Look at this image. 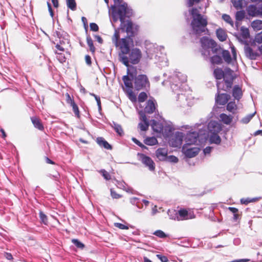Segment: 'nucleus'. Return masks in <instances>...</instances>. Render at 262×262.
<instances>
[{"mask_svg":"<svg viewBox=\"0 0 262 262\" xmlns=\"http://www.w3.org/2000/svg\"><path fill=\"white\" fill-rule=\"evenodd\" d=\"M112 41L115 46L120 50L119 58L122 55L127 54L130 50V45L134 44V40L132 38H129L126 36L125 37L120 38L119 29L115 30L114 33L112 37Z\"/></svg>","mask_w":262,"mask_h":262,"instance_id":"nucleus-1","label":"nucleus"},{"mask_svg":"<svg viewBox=\"0 0 262 262\" xmlns=\"http://www.w3.org/2000/svg\"><path fill=\"white\" fill-rule=\"evenodd\" d=\"M112 16L114 21L119 19L121 24L125 23V19L133 15V10L128 7L127 3L123 2L111 7Z\"/></svg>","mask_w":262,"mask_h":262,"instance_id":"nucleus-2","label":"nucleus"},{"mask_svg":"<svg viewBox=\"0 0 262 262\" xmlns=\"http://www.w3.org/2000/svg\"><path fill=\"white\" fill-rule=\"evenodd\" d=\"M127 54L122 55L120 58V61L126 67H129V63L133 64L139 63L142 57L141 51L137 48H133L129 50Z\"/></svg>","mask_w":262,"mask_h":262,"instance_id":"nucleus-3","label":"nucleus"},{"mask_svg":"<svg viewBox=\"0 0 262 262\" xmlns=\"http://www.w3.org/2000/svg\"><path fill=\"white\" fill-rule=\"evenodd\" d=\"M207 25V18L202 15H199L198 17H194L191 22L193 33L199 35L207 30L206 28Z\"/></svg>","mask_w":262,"mask_h":262,"instance_id":"nucleus-4","label":"nucleus"},{"mask_svg":"<svg viewBox=\"0 0 262 262\" xmlns=\"http://www.w3.org/2000/svg\"><path fill=\"white\" fill-rule=\"evenodd\" d=\"M232 72V71L229 69L225 72V76L223 80L217 82L216 86L218 92H221V91L228 92L230 90L233 85L234 79Z\"/></svg>","mask_w":262,"mask_h":262,"instance_id":"nucleus-5","label":"nucleus"},{"mask_svg":"<svg viewBox=\"0 0 262 262\" xmlns=\"http://www.w3.org/2000/svg\"><path fill=\"white\" fill-rule=\"evenodd\" d=\"M140 27L138 25L133 24L131 20H127L126 23L120 24V29L123 32H125L127 36L133 38L138 34Z\"/></svg>","mask_w":262,"mask_h":262,"instance_id":"nucleus-6","label":"nucleus"},{"mask_svg":"<svg viewBox=\"0 0 262 262\" xmlns=\"http://www.w3.org/2000/svg\"><path fill=\"white\" fill-rule=\"evenodd\" d=\"M134 86L137 91L147 90L150 88L149 79L145 74H140L134 76Z\"/></svg>","mask_w":262,"mask_h":262,"instance_id":"nucleus-7","label":"nucleus"},{"mask_svg":"<svg viewBox=\"0 0 262 262\" xmlns=\"http://www.w3.org/2000/svg\"><path fill=\"white\" fill-rule=\"evenodd\" d=\"M200 41L203 49H211L213 53L217 52V43L213 39L207 36H203L200 38Z\"/></svg>","mask_w":262,"mask_h":262,"instance_id":"nucleus-8","label":"nucleus"},{"mask_svg":"<svg viewBox=\"0 0 262 262\" xmlns=\"http://www.w3.org/2000/svg\"><path fill=\"white\" fill-rule=\"evenodd\" d=\"M132 69L134 70V72H129V71H128L127 75L122 77V80L125 87V89L123 88L124 90L133 89L132 79L130 78L129 77L134 79V76L137 75V70L136 68L133 66L130 68V70Z\"/></svg>","mask_w":262,"mask_h":262,"instance_id":"nucleus-9","label":"nucleus"},{"mask_svg":"<svg viewBox=\"0 0 262 262\" xmlns=\"http://www.w3.org/2000/svg\"><path fill=\"white\" fill-rule=\"evenodd\" d=\"M184 137V134L182 132H176L174 136H172L169 139V145L173 147H180L182 144Z\"/></svg>","mask_w":262,"mask_h":262,"instance_id":"nucleus-10","label":"nucleus"},{"mask_svg":"<svg viewBox=\"0 0 262 262\" xmlns=\"http://www.w3.org/2000/svg\"><path fill=\"white\" fill-rule=\"evenodd\" d=\"M189 145L188 144H184L182 148V151L185 157L187 158H191L194 157L198 154L200 149L196 147L189 148Z\"/></svg>","mask_w":262,"mask_h":262,"instance_id":"nucleus-11","label":"nucleus"},{"mask_svg":"<svg viewBox=\"0 0 262 262\" xmlns=\"http://www.w3.org/2000/svg\"><path fill=\"white\" fill-rule=\"evenodd\" d=\"M158 104L155 100L153 98L149 99L146 103L145 107L144 108L145 113L153 114L156 113L157 110Z\"/></svg>","mask_w":262,"mask_h":262,"instance_id":"nucleus-12","label":"nucleus"},{"mask_svg":"<svg viewBox=\"0 0 262 262\" xmlns=\"http://www.w3.org/2000/svg\"><path fill=\"white\" fill-rule=\"evenodd\" d=\"M222 128L221 123L216 121L211 120L208 124V134L219 133Z\"/></svg>","mask_w":262,"mask_h":262,"instance_id":"nucleus-13","label":"nucleus"},{"mask_svg":"<svg viewBox=\"0 0 262 262\" xmlns=\"http://www.w3.org/2000/svg\"><path fill=\"white\" fill-rule=\"evenodd\" d=\"M140 156L141 160L145 166L148 167L150 171H154L155 169V164L151 158L143 154H138Z\"/></svg>","mask_w":262,"mask_h":262,"instance_id":"nucleus-14","label":"nucleus"},{"mask_svg":"<svg viewBox=\"0 0 262 262\" xmlns=\"http://www.w3.org/2000/svg\"><path fill=\"white\" fill-rule=\"evenodd\" d=\"M199 137V133L196 131L189 132L187 133L184 139L186 142L185 144L193 145L195 144Z\"/></svg>","mask_w":262,"mask_h":262,"instance_id":"nucleus-15","label":"nucleus"},{"mask_svg":"<svg viewBox=\"0 0 262 262\" xmlns=\"http://www.w3.org/2000/svg\"><path fill=\"white\" fill-rule=\"evenodd\" d=\"M230 99V96L226 93H221L218 92L215 95V103L217 104L224 105L227 103L228 100Z\"/></svg>","mask_w":262,"mask_h":262,"instance_id":"nucleus-16","label":"nucleus"},{"mask_svg":"<svg viewBox=\"0 0 262 262\" xmlns=\"http://www.w3.org/2000/svg\"><path fill=\"white\" fill-rule=\"evenodd\" d=\"M244 49L246 56L251 59H256L259 56L258 53L253 51L252 49L249 46L246 41Z\"/></svg>","mask_w":262,"mask_h":262,"instance_id":"nucleus-17","label":"nucleus"},{"mask_svg":"<svg viewBox=\"0 0 262 262\" xmlns=\"http://www.w3.org/2000/svg\"><path fill=\"white\" fill-rule=\"evenodd\" d=\"M167 149L165 148H159L156 151L157 158L162 161H165L167 157Z\"/></svg>","mask_w":262,"mask_h":262,"instance_id":"nucleus-18","label":"nucleus"},{"mask_svg":"<svg viewBox=\"0 0 262 262\" xmlns=\"http://www.w3.org/2000/svg\"><path fill=\"white\" fill-rule=\"evenodd\" d=\"M226 108L229 112L233 114L239 113V110L240 109V107L238 106L234 101H231L228 103L226 106Z\"/></svg>","mask_w":262,"mask_h":262,"instance_id":"nucleus-19","label":"nucleus"},{"mask_svg":"<svg viewBox=\"0 0 262 262\" xmlns=\"http://www.w3.org/2000/svg\"><path fill=\"white\" fill-rule=\"evenodd\" d=\"M96 141L101 147H103L105 149L110 150H111L113 148L112 146L103 137H97Z\"/></svg>","mask_w":262,"mask_h":262,"instance_id":"nucleus-20","label":"nucleus"},{"mask_svg":"<svg viewBox=\"0 0 262 262\" xmlns=\"http://www.w3.org/2000/svg\"><path fill=\"white\" fill-rule=\"evenodd\" d=\"M31 121L36 128L39 130L42 131L44 129V126L40 119L37 118L36 116H32L31 117Z\"/></svg>","mask_w":262,"mask_h":262,"instance_id":"nucleus-21","label":"nucleus"},{"mask_svg":"<svg viewBox=\"0 0 262 262\" xmlns=\"http://www.w3.org/2000/svg\"><path fill=\"white\" fill-rule=\"evenodd\" d=\"M209 141L211 144H215L219 145L221 142V138L219 135V133L208 134Z\"/></svg>","mask_w":262,"mask_h":262,"instance_id":"nucleus-22","label":"nucleus"},{"mask_svg":"<svg viewBox=\"0 0 262 262\" xmlns=\"http://www.w3.org/2000/svg\"><path fill=\"white\" fill-rule=\"evenodd\" d=\"M109 124L113 128L115 131L120 136H123L124 135V131L121 126V125L117 123L115 121H113L112 122H110Z\"/></svg>","mask_w":262,"mask_h":262,"instance_id":"nucleus-23","label":"nucleus"},{"mask_svg":"<svg viewBox=\"0 0 262 262\" xmlns=\"http://www.w3.org/2000/svg\"><path fill=\"white\" fill-rule=\"evenodd\" d=\"M232 96L234 97L235 99L239 100L243 96V92L241 88L237 85L234 86L232 91Z\"/></svg>","mask_w":262,"mask_h":262,"instance_id":"nucleus-24","label":"nucleus"},{"mask_svg":"<svg viewBox=\"0 0 262 262\" xmlns=\"http://www.w3.org/2000/svg\"><path fill=\"white\" fill-rule=\"evenodd\" d=\"M151 126L154 132L157 133H161L163 132V126L161 123L153 120Z\"/></svg>","mask_w":262,"mask_h":262,"instance_id":"nucleus-25","label":"nucleus"},{"mask_svg":"<svg viewBox=\"0 0 262 262\" xmlns=\"http://www.w3.org/2000/svg\"><path fill=\"white\" fill-rule=\"evenodd\" d=\"M140 116L141 117V119L143 120V123L140 122L139 123V127L142 131H146L148 129L149 124L147 118V116Z\"/></svg>","mask_w":262,"mask_h":262,"instance_id":"nucleus-26","label":"nucleus"},{"mask_svg":"<svg viewBox=\"0 0 262 262\" xmlns=\"http://www.w3.org/2000/svg\"><path fill=\"white\" fill-rule=\"evenodd\" d=\"M178 214V216L180 220H187L188 219H192V217H190L189 218L188 217V211L185 209H181L178 211H177ZM194 216L193 215V217H194Z\"/></svg>","mask_w":262,"mask_h":262,"instance_id":"nucleus-27","label":"nucleus"},{"mask_svg":"<svg viewBox=\"0 0 262 262\" xmlns=\"http://www.w3.org/2000/svg\"><path fill=\"white\" fill-rule=\"evenodd\" d=\"M124 92L132 102H135L137 101V96L133 92V89L124 90Z\"/></svg>","mask_w":262,"mask_h":262,"instance_id":"nucleus-28","label":"nucleus"},{"mask_svg":"<svg viewBox=\"0 0 262 262\" xmlns=\"http://www.w3.org/2000/svg\"><path fill=\"white\" fill-rule=\"evenodd\" d=\"M213 74L215 78L219 80H221L222 78L224 79L225 76V73H224L222 69L220 68L215 69L213 71Z\"/></svg>","mask_w":262,"mask_h":262,"instance_id":"nucleus-29","label":"nucleus"},{"mask_svg":"<svg viewBox=\"0 0 262 262\" xmlns=\"http://www.w3.org/2000/svg\"><path fill=\"white\" fill-rule=\"evenodd\" d=\"M130 203L136 205L138 208L141 209L143 207L142 200L136 197H133L130 199Z\"/></svg>","mask_w":262,"mask_h":262,"instance_id":"nucleus-30","label":"nucleus"},{"mask_svg":"<svg viewBox=\"0 0 262 262\" xmlns=\"http://www.w3.org/2000/svg\"><path fill=\"white\" fill-rule=\"evenodd\" d=\"M216 35L218 39L221 41H225L227 37L226 32L222 29H219L216 30Z\"/></svg>","mask_w":262,"mask_h":262,"instance_id":"nucleus-31","label":"nucleus"},{"mask_svg":"<svg viewBox=\"0 0 262 262\" xmlns=\"http://www.w3.org/2000/svg\"><path fill=\"white\" fill-rule=\"evenodd\" d=\"M247 12L249 15L254 16L258 14V8L254 5H250L247 8Z\"/></svg>","mask_w":262,"mask_h":262,"instance_id":"nucleus-32","label":"nucleus"},{"mask_svg":"<svg viewBox=\"0 0 262 262\" xmlns=\"http://www.w3.org/2000/svg\"><path fill=\"white\" fill-rule=\"evenodd\" d=\"M239 37L243 39H247L250 37V33L249 29L244 27H242L241 28V33Z\"/></svg>","mask_w":262,"mask_h":262,"instance_id":"nucleus-33","label":"nucleus"},{"mask_svg":"<svg viewBox=\"0 0 262 262\" xmlns=\"http://www.w3.org/2000/svg\"><path fill=\"white\" fill-rule=\"evenodd\" d=\"M144 142L145 144L149 146H153L156 145L158 143V141L156 138L155 137H150L146 138L144 140Z\"/></svg>","mask_w":262,"mask_h":262,"instance_id":"nucleus-34","label":"nucleus"},{"mask_svg":"<svg viewBox=\"0 0 262 262\" xmlns=\"http://www.w3.org/2000/svg\"><path fill=\"white\" fill-rule=\"evenodd\" d=\"M222 56L225 61L227 63H230L232 61L230 53L228 50H223L222 52Z\"/></svg>","mask_w":262,"mask_h":262,"instance_id":"nucleus-35","label":"nucleus"},{"mask_svg":"<svg viewBox=\"0 0 262 262\" xmlns=\"http://www.w3.org/2000/svg\"><path fill=\"white\" fill-rule=\"evenodd\" d=\"M251 26L253 29L256 31L262 29V20H255L252 21Z\"/></svg>","mask_w":262,"mask_h":262,"instance_id":"nucleus-36","label":"nucleus"},{"mask_svg":"<svg viewBox=\"0 0 262 262\" xmlns=\"http://www.w3.org/2000/svg\"><path fill=\"white\" fill-rule=\"evenodd\" d=\"M86 42L89 47L90 51L93 54H94V53L95 52L96 49L94 46L93 41L90 36H88L86 37Z\"/></svg>","mask_w":262,"mask_h":262,"instance_id":"nucleus-37","label":"nucleus"},{"mask_svg":"<svg viewBox=\"0 0 262 262\" xmlns=\"http://www.w3.org/2000/svg\"><path fill=\"white\" fill-rule=\"evenodd\" d=\"M168 215L169 216L170 219L180 221V219L178 216V214L177 211L175 210H173L170 211L168 210Z\"/></svg>","mask_w":262,"mask_h":262,"instance_id":"nucleus-38","label":"nucleus"},{"mask_svg":"<svg viewBox=\"0 0 262 262\" xmlns=\"http://www.w3.org/2000/svg\"><path fill=\"white\" fill-rule=\"evenodd\" d=\"M66 3L68 8L72 11L76 10L77 4L75 0H66Z\"/></svg>","mask_w":262,"mask_h":262,"instance_id":"nucleus-39","label":"nucleus"},{"mask_svg":"<svg viewBox=\"0 0 262 262\" xmlns=\"http://www.w3.org/2000/svg\"><path fill=\"white\" fill-rule=\"evenodd\" d=\"M210 61L212 64H220L222 62V58L219 55H214L210 58Z\"/></svg>","mask_w":262,"mask_h":262,"instance_id":"nucleus-40","label":"nucleus"},{"mask_svg":"<svg viewBox=\"0 0 262 262\" xmlns=\"http://www.w3.org/2000/svg\"><path fill=\"white\" fill-rule=\"evenodd\" d=\"M39 216L41 223L45 225L48 224V217L42 211H39Z\"/></svg>","mask_w":262,"mask_h":262,"instance_id":"nucleus-41","label":"nucleus"},{"mask_svg":"<svg viewBox=\"0 0 262 262\" xmlns=\"http://www.w3.org/2000/svg\"><path fill=\"white\" fill-rule=\"evenodd\" d=\"M224 124H230L233 119V116H219Z\"/></svg>","mask_w":262,"mask_h":262,"instance_id":"nucleus-42","label":"nucleus"},{"mask_svg":"<svg viewBox=\"0 0 262 262\" xmlns=\"http://www.w3.org/2000/svg\"><path fill=\"white\" fill-rule=\"evenodd\" d=\"M154 234L160 238H164L168 237V235L166 234L163 231L161 230H157L155 231L154 233Z\"/></svg>","mask_w":262,"mask_h":262,"instance_id":"nucleus-43","label":"nucleus"},{"mask_svg":"<svg viewBox=\"0 0 262 262\" xmlns=\"http://www.w3.org/2000/svg\"><path fill=\"white\" fill-rule=\"evenodd\" d=\"M232 3L234 7L236 9H240L243 7V1L242 0H232Z\"/></svg>","mask_w":262,"mask_h":262,"instance_id":"nucleus-44","label":"nucleus"},{"mask_svg":"<svg viewBox=\"0 0 262 262\" xmlns=\"http://www.w3.org/2000/svg\"><path fill=\"white\" fill-rule=\"evenodd\" d=\"M147 95L144 92H141L138 97V100L139 102H143L147 99Z\"/></svg>","mask_w":262,"mask_h":262,"instance_id":"nucleus-45","label":"nucleus"},{"mask_svg":"<svg viewBox=\"0 0 262 262\" xmlns=\"http://www.w3.org/2000/svg\"><path fill=\"white\" fill-rule=\"evenodd\" d=\"M222 18L225 21L233 27L234 23L230 15L224 14L222 15Z\"/></svg>","mask_w":262,"mask_h":262,"instance_id":"nucleus-46","label":"nucleus"},{"mask_svg":"<svg viewBox=\"0 0 262 262\" xmlns=\"http://www.w3.org/2000/svg\"><path fill=\"white\" fill-rule=\"evenodd\" d=\"M72 242L74 245H75L78 248L82 249L85 247L84 244H83L78 239H73L72 240Z\"/></svg>","mask_w":262,"mask_h":262,"instance_id":"nucleus-47","label":"nucleus"},{"mask_svg":"<svg viewBox=\"0 0 262 262\" xmlns=\"http://www.w3.org/2000/svg\"><path fill=\"white\" fill-rule=\"evenodd\" d=\"M99 173L101 174L104 179L106 180H110L111 179L110 173L105 169H102L99 171Z\"/></svg>","mask_w":262,"mask_h":262,"instance_id":"nucleus-48","label":"nucleus"},{"mask_svg":"<svg viewBox=\"0 0 262 262\" xmlns=\"http://www.w3.org/2000/svg\"><path fill=\"white\" fill-rule=\"evenodd\" d=\"M245 13L244 11H238L236 13L235 18L236 21H241L244 19Z\"/></svg>","mask_w":262,"mask_h":262,"instance_id":"nucleus-49","label":"nucleus"},{"mask_svg":"<svg viewBox=\"0 0 262 262\" xmlns=\"http://www.w3.org/2000/svg\"><path fill=\"white\" fill-rule=\"evenodd\" d=\"M178 158L173 155L167 156L166 159L165 160L166 162L176 163L178 162Z\"/></svg>","mask_w":262,"mask_h":262,"instance_id":"nucleus-50","label":"nucleus"},{"mask_svg":"<svg viewBox=\"0 0 262 262\" xmlns=\"http://www.w3.org/2000/svg\"><path fill=\"white\" fill-rule=\"evenodd\" d=\"M190 13L191 15L192 18L194 17H198L199 15H202L198 9L196 8H193L190 11Z\"/></svg>","mask_w":262,"mask_h":262,"instance_id":"nucleus-51","label":"nucleus"},{"mask_svg":"<svg viewBox=\"0 0 262 262\" xmlns=\"http://www.w3.org/2000/svg\"><path fill=\"white\" fill-rule=\"evenodd\" d=\"M70 105L72 107V109L75 115H79V108L75 102H73L70 104Z\"/></svg>","mask_w":262,"mask_h":262,"instance_id":"nucleus-52","label":"nucleus"},{"mask_svg":"<svg viewBox=\"0 0 262 262\" xmlns=\"http://www.w3.org/2000/svg\"><path fill=\"white\" fill-rule=\"evenodd\" d=\"M111 195L113 199H119L122 197V195L118 194L115 190H114L113 189H111Z\"/></svg>","mask_w":262,"mask_h":262,"instance_id":"nucleus-53","label":"nucleus"},{"mask_svg":"<svg viewBox=\"0 0 262 262\" xmlns=\"http://www.w3.org/2000/svg\"><path fill=\"white\" fill-rule=\"evenodd\" d=\"M65 96H66V101L68 104L70 105L73 102H75L73 98H72L71 97V96L69 93H67L65 94Z\"/></svg>","mask_w":262,"mask_h":262,"instance_id":"nucleus-54","label":"nucleus"},{"mask_svg":"<svg viewBox=\"0 0 262 262\" xmlns=\"http://www.w3.org/2000/svg\"><path fill=\"white\" fill-rule=\"evenodd\" d=\"M90 27L91 31L97 32L99 30V27L96 23H90Z\"/></svg>","mask_w":262,"mask_h":262,"instance_id":"nucleus-55","label":"nucleus"},{"mask_svg":"<svg viewBox=\"0 0 262 262\" xmlns=\"http://www.w3.org/2000/svg\"><path fill=\"white\" fill-rule=\"evenodd\" d=\"M114 226L120 229H128V227L120 223H114Z\"/></svg>","mask_w":262,"mask_h":262,"instance_id":"nucleus-56","label":"nucleus"},{"mask_svg":"<svg viewBox=\"0 0 262 262\" xmlns=\"http://www.w3.org/2000/svg\"><path fill=\"white\" fill-rule=\"evenodd\" d=\"M255 40L258 43H262V31L255 36Z\"/></svg>","mask_w":262,"mask_h":262,"instance_id":"nucleus-57","label":"nucleus"},{"mask_svg":"<svg viewBox=\"0 0 262 262\" xmlns=\"http://www.w3.org/2000/svg\"><path fill=\"white\" fill-rule=\"evenodd\" d=\"M156 256L158 259L161 260V262H167L168 261L167 257L165 255L162 254H157Z\"/></svg>","mask_w":262,"mask_h":262,"instance_id":"nucleus-58","label":"nucleus"},{"mask_svg":"<svg viewBox=\"0 0 262 262\" xmlns=\"http://www.w3.org/2000/svg\"><path fill=\"white\" fill-rule=\"evenodd\" d=\"M254 116H247L246 117L243 118L241 120L242 122L247 124L250 122Z\"/></svg>","mask_w":262,"mask_h":262,"instance_id":"nucleus-59","label":"nucleus"},{"mask_svg":"<svg viewBox=\"0 0 262 262\" xmlns=\"http://www.w3.org/2000/svg\"><path fill=\"white\" fill-rule=\"evenodd\" d=\"M48 177H50V178H51L55 181H58L60 177V175H59V173L56 172L55 174H49L48 175Z\"/></svg>","mask_w":262,"mask_h":262,"instance_id":"nucleus-60","label":"nucleus"},{"mask_svg":"<svg viewBox=\"0 0 262 262\" xmlns=\"http://www.w3.org/2000/svg\"><path fill=\"white\" fill-rule=\"evenodd\" d=\"M240 202L242 204L247 205L249 203H251V200H250V198H242L240 200Z\"/></svg>","mask_w":262,"mask_h":262,"instance_id":"nucleus-61","label":"nucleus"},{"mask_svg":"<svg viewBox=\"0 0 262 262\" xmlns=\"http://www.w3.org/2000/svg\"><path fill=\"white\" fill-rule=\"evenodd\" d=\"M201 0H189L188 6L189 7H192L195 4H198Z\"/></svg>","mask_w":262,"mask_h":262,"instance_id":"nucleus-62","label":"nucleus"},{"mask_svg":"<svg viewBox=\"0 0 262 262\" xmlns=\"http://www.w3.org/2000/svg\"><path fill=\"white\" fill-rule=\"evenodd\" d=\"M212 147L211 146H207L203 149V152L205 155L209 154L211 152Z\"/></svg>","mask_w":262,"mask_h":262,"instance_id":"nucleus-63","label":"nucleus"},{"mask_svg":"<svg viewBox=\"0 0 262 262\" xmlns=\"http://www.w3.org/2000/svg\"><path fill=\"white\" fill-rule=\"evenodd\" d=\"M55 48L59 51L61 52H64L65 51V48L63 45H60L58 43H57L56 46Z\"/></svg>","mask_w":262,"mask_h":262,"instance_id":"nucleus-64","label":"nucleus"}]
</instances>
